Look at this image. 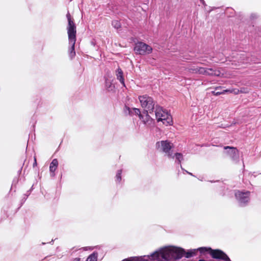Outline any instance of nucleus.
<instances>
[{"label":"nucleus","instance_id":"423d86ee","mask_svg":"<svg viewBox=\"0 0 261 261\" xmlns=\"http://www.w3.org/2000/svg\"><path fill=\"white\" fill-rule=\"evenodd\" d=\"M134 50L137 54L145 55L150 54L152 51V47L143 42H138L136 44Z\"/></svg>","mask_w":261,"mask_h":261},{"label":"nucleus","instance_id":"39448f33","mask_svg":"<svg viewBox=\"0 0 261 261\" xmlns=\"http://www.w3.org/2000/svg\"><path fill=\"white\" fill-rule=\"evenodd\" d=\"M138 99L141 107L144 109V111H149V113L153 111L154 103L151 97L144 95L139 96Z\"/></svg>","mask_w":261,"mask_h":261},{"label":"nucleus","instance_id":"f3484780","mask_svg":"<svg viewBox=\"0 0 261 261\" xmlns=\"http://www.w3.org/2000/svg\"><path fill=\"white\" fill-rule=\"evenodd\" d=\"M221 87H217L216 88L215 90L212 92V94L214 95H219L220 94H224V92L217 91L218 89H221Z\"/></svg>","mask_w":261,"mask_h":261},{"label":"nucleus","instance_id":"393cba45","mask_svg":"<svg viewBox=\"0 0 261 261\" xmlns=\"http://www.w3.org/2000/svg\"><path fill=\"white\" fill-rule=\"evenodd\" d=\"M222 92H224V94L225 93H231V89L225 90H223Z\"/></svg>","mask_w":261,"mask_h":261},{"label":"nucleus","instance_id":"aec40b11","mask_svg":"<svg viewBox=\"0 0 261 261\" xmlns=\"http://www.w3.org/2000/svg\"><path fill=\"white\" fill-rule=\"evenodd\" d=\"M175 157L176 159L179 162L182 160V155L180 153H176L175 154Z\"/></svg>","mask_w":261,"mask_h":261},{"label":"nucleus","instance_id":"b1692460","mask_svg":"<svg viewBox=\"0 0 261 261\" xmlns=\"http://www.w3.org/2000/svg\"><path fill=\"white\" fill-rule=\"evenodd\" d=\"M193 253V252L192 251L187 252L186 254V257L187 258L191 257L192 256Z\"/></svg>","mask_w":261,"mask_h":261},{"label":"nucleus","instance_id":"f257e3e1","mask_svg":"<svg viewBox=\"0 0 261 261\" xmlns=\"http://www.w3.org/2000/svg\"><path fill=\"white\" fill-rule=\"evenodd\" d=\"M184 253L185 251L181 248L169 246L160 251L154 252L150 256L131 257L122 261H172L181 257Z\"/></svg>","mask_w":261,"mask_h":261},{"label":"nucleus","instance_id":"cd10ccee","mask_svg":"<svg viewBox=\"0 0 261 261\" xmlns=\"http://www.w3.org/2000/svg\"><path fill=\"white\" fill-rule=\"evenodd\" d=\"M187 173H188V174H189L190 175H192V174L191 173H190V172H188V171H186Z\"/></svg>","mask_w":261,"mask_h":261},{"label":"nucleus","instance_id":"f8f14e48","mask_svg":"<svg viewBox=\"0 0 261 261\" xmlns=\"http://www.w3.org/2000/svg\"><path fill=\"white\" fill-rule=\"evenodd\" d=\"M116 75L117 80L120 81L123 86L125 87L124 79L122 70L120 68L117 69L116 71Z\"/></svg>","mask_w":261,"mask_h":261},{"label":"nucleus","instance_id":"5701e85b","mask_svg":"<svg viewBox=\"0 0 261 261\" xmlns=\"http://www.w3.org/2000/svg\"><path fill=\"white\" fill-rule=\"evenodd\" d=\"M113 25L116 28H119L120 27V24L117 21H114L113 22Z\"/></svg>","mask_w":261,"mask_h":261},{"label":"nucleus","instance_id":"f03ea898","mask_svg":"<svg viewBox=\"0 0 261 261\" xmlns=\"http://www.w3.org/2000/svg\"><path fill=\"white\" fill-rule=\"evenodd\" d=\"M68 24L67 27V33L69 40V44L71 45L69 49V56L72 59L75 55L74 45L76 42V28L73 21L72 20L70 14L68 13L66 15Z\"/></svg>","mask_w":261,"mask_h":261},{"label":"nucleus","instance_id":"1a4fd4ad","mask_svg":"<svg viewBox=\"0 0 261 261\" xmlns=\"http://www.w3.org/2000/svg\"><path fill=\"white\" fill-rule=\"evenodd\" d=\"M149 111H144L139 118L142 122L146 125H150L153 122V119L149 115Z\"/></svg>","mask_w":261,"mask_h":261},{"label":"nucleus","instance_id":"4468645a","mask_svg":"<svg viewBox=\"0 0 261 261\" xmlns=\"http://www.w3.org/2000/svg\"><path fill=\"white\" fill-rule=\"evenodd\" d=\"M125 111H127L129 114L130 113H133L135 115L138 116L139 118H140V115L142 114L140 110L137 108H133L132 111H131L130 109L128 107H126L125 108Z\"/></svg>","mask_w":261,"mask_h":261},{"label":"nucleus","instance_id":"6e6552de","mask_svg":"<svg viewBox=\"0 0 261 261\" xmlns=\"http://www.w3.org/2000/svg\"><path fill=\"white\" fill-rule=\"evenodd\" d=\"M250 192L249 191L242 192L238 191L235 193V196L240 204L244 205L249 200Z\"/></svg>","mask_w":261,"mask_h":261},{"label":"nucleus","instance_id":"412c9836","mask_svg":"<svg viewBox=\"0 0 261 261\" xmlns=\"http://www.w3.org/2000/svg\"><path fill=\"white\" fill-rule=\"evenodd\" d=\"M248 92V90L247 88H242L240 90V93H247Z\"/></svg>","mask_w":261,"mask_h":261},{"label":"nucleus","instance_id":"4be33fe9","mask_svg":"<svg viewBox=\"0 0 261 261\" xmlns=\"http://www.w3.org/2000/svg\"><path fill=\"white\" fill-rule=\"evenodd\" d=\"M231 93H233L235 94H239L240 93V90L238 89H231Z\"/></svg>","mask_w":261,"mask_h":261},{"label":"nucleus","instance_id":"9d476101","mask_svg":"<svg viewBox=\"0 0 261 261\" xmlns=\"http://www.w3.org/2000/svg\"><path fill=\"white\" fill-rule=\"evenodd\" d=\"M208 70H210L208 71V73H207V75L229 77L228 76L225 74V73H224V70L222 69L214 70L212 68H208Z\"/></svg>","mask_w":261,"mask_h":261},{"label":"nucleus","instance_id":"c85d7f7f","mask_svg":"<svg viewBox=\"0 0 261 261\" xmlns=\"http://www.w3.org/2000/svg\"><path fill=\"white\" fill-rule=\"evenodd\" d=\"M199 261H205V260H203V259H200V260H199Z\"/></svg>","mask_w":261,"mask_h":261},{"label":"nucleus","instance_id":"a211bd4d","mask_svg":"<svg viewBox=\"0 0 261 261\" xmlns=\"http://www.w3.org/2000/svg\"><path fill=\"white\" fill-rule=\"evenodd\" d=\"M106 86L109 91L113 90V86H112V83L110 82L107 81Z\"/></svg>","mask_w":261,"mask_h":261},{"label":"nucleus","instance_id":"dca6fc26","mask_svg":"<svg viewBox=\"0 0 261 261\" xmlns=\"http://www.w3.org/2000/svg\"><path fill=\"white\" fill-rule=\"evenodd\" d=\"M86 261H97V255L95 253L90 255L87 259Z\"/></svg>","mask_w":261,"mask_h":261},{"label":"nucleus","instance_id":"6ab92c4d","mask_svg":"<svg viewBox=\"0 0 261 261\" xmlns=\"http://www.w3.org/2000/svg\"><path fill=\"white\" fill-rule=\"evenodd\" d=\"M121 173H122L121 170H118L117 172V173L116 174V180L118 182H120L121 180Z\"/></svg>","mask_w":261,"mask_h":261},{"label":"nucleus","instance_id":"ddd939ff","mask_svg":"<svg viewBox=\"0 0 261 261\" xmlns=\"http://www.w3.org/2000/svg\"><path fill=\"white\" fill-rule=\"evenodd\" d=\"M58 165V162L57 159H54L50 164L49 170L51 173V176H54V172L56 171Z\"/></svg>","mask_w":261,"mask_h":261},{"label":"nucleus","instance_id":"0eeeda50","mask_svg":"<svg viewBox=\"0 0 261 261\" xmlns=\"http://www.w3.org/2000/svg\"><path fill=\"white\" fill-rule=\"evenodd\" d=\"M172 144L167 140L159 141L156 143V148L166 153L168 156H171L170 150L172 148Z\"/></svg>","mask_w":261,"mask_h":261},{"label":"nucleus","instance_id":"2eb2a0df","mask_svg":"<svg viewBox=\"0 0 261 261\" xmlns=\"http://www.w3.org/2000/svg\"><path fill=\"white\" fill-rule=\"evenodd\" d=\"M210 70H208V68H205L203 67H200L196 69V72L205 75H207V73H208V71Z\"/></svg>","mask_w":261,"mask_h":261},{"label":"nucleus","instance_id":"7ed1b4c3","mask_svg":"<svg viewBox=\"0 0 261 261\" xmlns=\"http://www.w3.org/2000/svg\"><path fill=\"white\" fill-rule=\"evenodd\" d=\"M155 118L158 122H162L163 124L168 126L173 124L172 118L168 112L160 107H156L155 110Z\"/></svg>","mask_w":261,"mask_h":261},{"label":"nucleus","instance_id":"9b49d317","mask_svg":"<svg viewBox=\"0 0 261 261\" xmlns=\"http://www.w3.org/2000/svg\"><path fill=\"white\" fill-rule=\"evenodd\" d=\"M224 149L226 150L225 153L230 158L233 159L238 158V151L236 148L226 146Z\"/></svg>","mask_w":261,"mask_h":261},{"label":"nucleus","instance_id":"bb28decb","mask_svg":"<svg viewBox=\"0 0 261 261\" xmlns=\"http://www.w3.org/2000/svg\"><path fill=\"white\" fill-rule=\"evenodd\" d=\"M37 164V162H36V159L35 158V162L34 163V166L36 165Z\"/></svg>","mask_w":261,"mask_h":261},{"label":"nucleus","instance_id":"a878e982","mask_svg":"<svg viewBox=\"0 0 261 261\" xmlns=\"http://www.w3.org/2000/svg\"><path fill=\"white\" fill-rule=\"evenodd\" d=\"M73 261H80V259L78 258H76L74 259Z\"/></svg>","mask_w":261,"mask_h":261},{"label":"nucleus","instance_id":"20e7f679","mask_svg":"<svg viewBox=\"0 0 261 261\" xmlns=\"http://www.w3.org/2000/svg\"><path fill=\"white\" fill-rule=\"evenodd\" d=\"M198 250L201 253L210 254L214 258H221L224 261H230L226 254L219 250H212L210 248L206 247H201Z\"/></svg>","mask_w":261,"mask_h":261}]
</instances>
